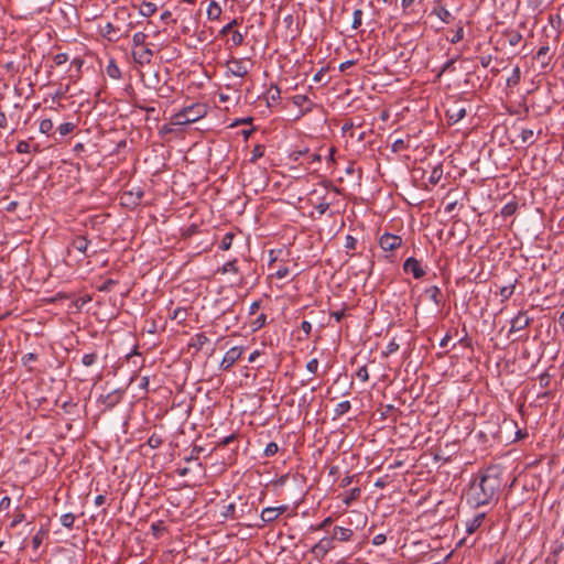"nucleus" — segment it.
<instances>
[{"instance_id":"61","label":"nucleus","mask_w":564,"mask_h":564,"mask_svg":"<svg viewBox=\"0 0 564 564\" xmlns=\"http://www.w3.org/2000/svg\"><path fill=\"white\" fill-rule=\"evenodd\" d=\"M44 532L40 530L33 538H32V545L36 550L43 542Z\"/></svg>"},{"instance_id":"19","label":"nucleus","mask_w":564,"mask_h":564,"mask_svg":"<svg viewBox=\"0 0 564 564\" xmlns=\"http://www.w3.org/2000/svg\"><path fill=\"white\" fill-rule=\"evenodd\" d=\"M486 514L484 512L476 514L471 520L466 523V531L468 534L477 531L484 522Z\"/></svg>"},{"instance_id":"58","label":"nucleus","mask_w":564,"mask_h":564,"mask_svg":"<svg viewBox=\"0 0 564 564\" xmlns=\"http://www.w3.org/2000/svg\"><path fill=\"white\" fill-rule=\"evenodd\" d=\"M521 140L525 143V142H529V143H533V130L531 129H522L521 131Z\"/></svg>"},{"instance_id":"18","label":"nucleus","mask_w":564,"mask_h":564,"mask_svg":"<svg viewBox=\"0 0 564 564\" xmlns=\"http://www.w3.org/2000/svg\"><path fill=\"white\" fill-rule=\"evenodd\" d=\"M88 246H89V240L86 237L77 236L72 240L69 248H73V249L79 251L80 253H83L85 257H88L86 253Z\"/></svg>"},{"instance_id":"22","label":"nucleus","mask_w":564,"mask_h":564,"mask_svg":"<svg viewBox=\"0 0 564 564\" xmlns=\"http://www.w3.org/2000/svg\"><path fill=\"white\" fill-rule=\"evenodd\" d=\"M550 47L547 45L541 46L534 58L539 61L542 65V67H546L550 64L551 57L549 56Z\"/></svg>"},{"instance_id":"11","label":"nucleus","mask_w":564,"mask_h":564,"mask_svg":"<svg viewBox=\"0 0 564 564\" xmlns=\"http://www.w3.org/2000/svg\"><path fill=\"white\" fill-rule=\"evenodd\" d=\"M133 61L139 65L149 64L153 57V51L148 46L138 47L132 50Z\"/></svg>"},{"instance_id":"13","label":"nucleus","mask_w":564,"mask_h":564,"mask_svg":"<svg viewBox=\"0 0 564 564\" xmlns=\"http://www.w3.org/2000/svg\"><path fill=\"white\" fill-rule=\"evenodd\" d=\"M532 323V318L527 316L525 312H519L516 317L511 319V327L509 333H514L527 328Z\"/></svg>"},{"instance_id":"4","label":"nucleus","mask_w":564,"mask_h":564,"mask_svg":"<svg viewBox=\"0 0 564 564\" xmlns=\"http://www.w3.org/2000/svg\"><path fill=\"white\" fill-rule=\"evenodd\" d=\"M227 72L236 77H245L249 74L250 68L252 67V62L250 58H237L231 57L226 63Z\"/></svg>"},{"instance_id":"24","label":"nucleus","mask_w":564,"mask_h":564,"mask_svg":"<svg viewBox=\"0 0 564 564\" xmlns=\"http://www.w3.org/2000/svg\"><path fill=\"white\" fill-rule=\"evenodd\" d=\"M425 294L427 297L433 301L436 305H440L442 303V291L438 286L432 285L427 289H425Z\"/></svg>"},{"instance_id":"16","label":"nucleus","mask_w":564,"mask_h":564,"mask_svg":"<svg viewBox=\"0 0 564 564\" xmlns=\"http://www.w3.org/2000/svg\"><path fill=\"white\" fill-rule=\"evenodd\" d=\"M464 39V24L462 21H458L455 29H451L446 33V40L452 43L456 44L460 42Z\"/></svg>"},{"instance_id":"8","label":"nucleus","mask_w":564,"mask_h":564,"mask_svg":"<svg viewBox=\"0 0 564 564\" xmlns=\"http://www.w3.org/2000/svg\"><path fill=\"white\" fill-rule=\"evenodd\" d=\"M402 243V238L400 236L386 232L379 238V246L384 251H393L398 249Z\"/></svg>"},{"instance_id":"50","label":"nucleus","mask_w":564,"mask_h":564,"mask_svg":"<svg viewBox=\"0 0 564 564\" xmlns=\"http://www.w3.org/2000/svg\"><path fill=\"white\" fill-rule=\"evenodd\" d=\"M239 24L238 20L237 19H232L229 23H227L220 31H219V34L221 36H225L227 35L229 32L232 31V29L235 26H237Z\"/></svg>"},{"instance_id":"42","label":"nucleus","mask_w":564,"mask_h":564,"mask_svg":"<svg viewBox=\"0 0 564 564\" xmlns=\"http://www.w3.org/2000/svg\"><path fill=\"white\" fill-rule=\"evenodd\" d=\"M75 522V516L73 513H65L61 517V523L67 529H72Z\"/></svg>"},{"instance_id":"14","label":"nucleus","mask_w":564,"mask_h":564,"mask_svg":"<svg viewBox=\"0 0 564 564\" xmlns=\"http://www.w3.org/2000/svg\"><path fill=\"white\" fill-rule=\"evenodd\" d=\"M142 197L143 192L138 187L135 191H126L121 196V200L126 206H138L141 203Z\"/></svg>"},{"instance_id":"9","label":"nucleus","mask_w":564,"mask_h":564,"mask_svg":"<svg viewBox=\"0 0 564 564\" xmlns=\"http://www.w3.org/2000/svg\"><path fill=\"white\" fill-rule=\"evenodd\" d=\"M403 271L412 273L414 279H422L425 275V270L422 268L421 262L414 257H410L404 261Z\"/></svg>"},{"instance_id":"62","label":"nucleus","mask_w":564,"mask_h":564,"mask_svg":"<svg viewBox=\"0 0 564 564\" xmlns=\"http://www.w3.org/2000/svg\"><path fill=\"white\" fill-rule=\"evenodd\" d=\"M264 153L263 147L256 145L252 150V156L251 162H256L258 159H260Z\"/></svg>"},{"instance_id":"23","label":"nucleus","mask_w":564,"mask_h":564,"mask_svg":"<svg viewBox=\"0 0 564 564\" xmlns=\"http://www.w3.org/2000/svg\"><path fill=\"white\" fill-rule=\"evenodd\" d=\"M433 12L444 22L451 23L454 21V15L444 7L437 6L434 8Z\"/></svg>"},{"instance_id":"41","label":"nucleus","mask_w":564,"mask_h":564,"mask_svg":"<svg viewBox=\"0 0 564 564\" xmlns=\"http://www.w3.org/2000/svg\"><path fill=\"white\" fill-rule=\"evenodd\" d=\"M350 410V402L349 401H341L338 403L335 408V414L337 416L344 415Z\"/></svg>"},{"instance_id":"56","label":"nucleus","mask_w":564,"mask_h":564,"mask_svg":"<svg viewBox=\"0 0 564 564\" xmlns=\"http://www.w3.org/2000/svg\"><path fill=\"white\" fill-rule=\"evenodd\" d=\"M332 523H333V518L327 517L319 524L312 527V529L315 531L326 530Z\"/></svg>"},{"instance_id":"45","label":"nucleus","mask_w":564,"mask_h":564,"mask_svg":"<svg viewBox=\"0 0 564 564\" xmlns=\"http://www.w3.org/2000/svg\"><path fill=\"white\" fill-rule=\"evenodd\" d=\"M107 74L109 77L115 79L119 78L121 75L119 67L113 62H110L107 66Z\"/></svg>"},{"instance_id":"43","label":"nucleus","mask_w":564,"mask_h":564,"mask_svg":"<svg viewBox=\"0 0 564 564\" xmlns=\"http://www.w3.org/2000/svg\"><path fill=\"white\" fill-rule=\"evenodd\" d=\"M97 358L98 356L96 352L85 354L82 358V364L85 367H90L97 361Z\"/></svg>"},{"instance_id":"33","label":"nucleus","mask_w":564,"mask_h":564,"mask_svg":"<svg viewBox=\"0 0 564 564\" xmlns=\"http://www.w3.org/2000/svg\"><path fill=\"white\" fill-rule=\"evenodd\" d=\"M517 209H518V203L509 202L502 207L501 215L503 217H510L517 212Z\"/></svg>"},{"instance_id":"57","label":"nucleus","mask_w":564,"mask_h":564,"mask_svg":"<svg viewBox=\"0 0 564 564\" xmlns=\"http://www.w3.org/2000/svg\"><path fill=\"white\" fill-rule=\"evenodd\" d=\"M69 59L66 53H58L54 56L53 61L56 66L65 64Z\"/></svg>"},{"instance_id":"46","label":"nucleus","mask_w":564,"mask_h":564,"mask_svg":"<svg viewBox=\"0 0 564 564\" xmlns=\"http://www.w3.org/2000/svg\"><path fill=\"white\" fill-rule=\"evenodd\" d=\"M231 46H240L243 43V35L239 31H232L230 37Z\"/></svg>"},{"instance_id":"54","label":"nucleus","mask_w":564,"mask_h":564,"mask_svg":"<svg viewBox=\"0 0 564 564\" xmlns=\"http://www.w3.org/2000/svg\"><path fill=\"white\" fill-rule=\"evenodd\" d=\"M538 380L540 388H547L551 382V376L547 372H543L539 376Z\"/></svg>"},{"instance_id":"59","label":"nucleus","mask_w":564,"mask_h":564,"mask_svg":"<svg viewBox=\"0 0 564 564\" xmlns=\"http://www.w3.org/2000/svg\"><path fill=\"white\" fill-rule=\"evenodd\" d=\"M357 377L358 379H360L362 382H366L368 381L369 379V372H368V369L366 366H361L358 370H357Z\"/></svg>"},{"instance_id":"60","label":"nucleus","mask_w":564,"mask_h":564,"mask_svg":"<svg viewBox=\"0 0 564 564\" xmlns=\"http://www.w3.org/2000/svg\"><path fill=\"white\" fill-rule=\"evenodd\" d=\"M392 151L393 152H400L404 149L408 148V145L405 144L404 140L402 139H397L393 143H392Z\"/></svg>"},{"instance_id":"1","label":"nucleus","mask_w":564,"mask_h":564,"mask_svg":"<svg viewBox=\"0 0 564 564\" xmlns=\"http://www.w3.org/2000/svg\"><path fill=\"white\" fill-rule=\"evenodd\" d=\"M503 469L500 465H490L479 473L469 486L467 502L474 508L498 501L502 486Z\"/></svg>"},{"instance_id":"20","label":"nucleus","mask_w":564,"mask_h":564,"mask_svg":"<svg viewBox=\"0 0 564 564\" xmlns=\"http://www.w3.org/2000/svg\"><path fill=\"white\" fill-rule=\"evenodd\" d=\"M208 341L209 339L204 333H198L192 337L188 347L194 348L196 351H199Z\"/></svg>"},{"instance_id":"31","label":"nucleus","mask_w":564,"mask_h":564,"mask_svg":"<svg viewBox=\"0 0 564 564\" xmlns=\"http://www.w3.org/2000/svg\"><path fill=\"white\" fill-rule=\"evenodd\" d=\"M360 491L361 490L358 487L350 489L348 495L343 499L344 505L349 507L352 503V501L359 498Z\"/></svg>"},{"instance_id":"39","label":"nucleus","mask_w":564,"mask_h":564,"mask_svg":"<svg viewBox=\"0 0 564 564\" xmlns=\"http://www.w3.org/2000/svg\"><path fill=\"white\" fill-rule=\"evenodd\" d=\"M186 316H187V312H186V310H185V308H183V307H176V308L173 311V313H172V315H171V318H172V319H177V321H178V323H182V322H185Z\"/></svg>"},{"instance_id":"48","label":"nucleus","mask_w":564,"mask_h":564,"mask_svg":"<svg viewBox=\"0 0 564 564\" xmlns=\"http://www.w3.org/2000/svg\"><path fill=\"white\" fill-rule=\"evenodd\" d=\"M278 451H279L278 444L274 442H270L269 444H267L263 455L265 457H271V456L275 455L278 453Z\"/></svg>"},{"instance_id":"15","label":"nucleus","mask_w":564,"mask_h":564,"mask_svg":"<svg viewBox=\"0 0 564 564\" xmlns=\"http://www.w3.org/2000/svg\"><path fill=\"white\" fill-rule=\"evenodd\" d=\"M286 506H280L276 508L268 507L261 511V520L265 523H271L278 519V517L286 511Z\"/></svg>"},{"instance_id":"64","label":"nucleus","mask_w":564,"mask_h":564,"mask_svg":"<svg viewBox=\"0 0 564 564\" xmlns=\"http://www.w3.org/2000/svg\"><path fill=\"white\" fill-rule=\"evenodd\" d=\"M117 282L112 279H108L107 281H105L100 286H99V291L101 292H108L111 290V288L116 284Z\"/></svg>"},{"instance_id":"2","label":"nucleus","mask_w":564,"mask_h":564,"mask_svg":"<svg viewBox=\"0 0 564 564\" xmlns=\"http://www.w3.org/2000/svg\"><path fill=\"white\" fill-rule=\"evenodd\" d=\"M207 113V107L205 104H193L188 107H184L175 116L176 124H189L204 118Z\"/></svg>"},{"instance_id":"63","label":"nucleus","mask_w":564,"mask_h":564,"mask_svg":"<svg viewBox=\"0 0 564 564\" xmlns=\"http://www.w3.org/2000/svg\"><path fill=\"white\" fill-rule=\"evenodd\" d=\"M238 437V435L236 433H232L226 437H224L219 443H218V447H225L227 445H229L231 442L236 441Z\"/></svg>"},{"instance_id":"47","label":"nucleus","mask_w":564,"mask_h":564,"mask_svg":"<svg viewBox=\"0 0 564 564\" xmlns=\"http://www.w3.org/2000/svg\"><path fill=\"white\" fill-rule=\"evenodd\" d=\"M69 89V85L65 86L64 88H58L55 94L52 96L53 101L59 102L62 99L66 97V94Z\"/></svg>"},{"instance_id":"53","label":"nucleus","mask_w":564,"mask_h":564,"mask_svg":"<svg viewBox=\"0 0 564 564\" xmlns=\"http://www.w3.org/2000/svg\"><path fill=\"white\" fill-rule=\"evenodd\" d=\"M15 150L20 154H22V153H30L31 147H30V143L28 141L22 140V141L18 142Z\"/></svg>"},{"instance_id":"10","label":"nucleus","mask_w":564,"mask_h":564,"mask_svg":"<svg viewBox=\"0 0 564 564\" xmlns=\"http://www.w3.org/2000/svg\"><path fill=\"white\" fill-rule=\"evenodd\" d=\"M372 8H373V3L371 1L366 2L364 0H360L358 2V8H356L352 12L351 29L358 30L362 25L365 9H372Z\"/></svg>"},{"instance_id":"25","label":"nucleus","mask_w":564,"mask_h":564,"mask_svg":"<svg viewBox=\"0 0 564 564\" xmlns=\"http://www.w3.org/2000/svg\"><path fill=\"white\" fill-rule=\"evenodd\" d=\"M221 12V7L216 1H212L207 8V18L209 20H218Z\"/></svg>"},{"instance_id":"36","label":"nucleus","mask_w":564,"mask_h":564,"mask_svg":"<svg viewBox=\"0 0 564 564\" xmlns=\"http://www.w3.org/2000/svg\"><path fill=\"white\" fill-rule=\"evenodd\" d=\"M516 284L512 283L510 285L502 286L499 291L500 296L502 297V301L509 300L512 294L514 293Z\"/></svg>"},{"instance_id":"5","label":"nucleus","mask_w":564,"mask_h":564,"mask_svg":"<svg viewBox=\"0 0 564 564\" xmlns=\"http://www.w3.org/2000/svg\"><path fill=\"white\" fill-rule=\"evenodd\" d=\"M334 547L335 546L333 539H330L329 536H325L312 546L311 553L314 555L315 558L322 561L327 555V553Z\"/></svg>"},{"instance_id":"12","label":"nucleus","mask_w":564,"mask_h":564,"mask_svg":"<svg viewBox=\"0 0 564 564\" xmlns=\"http://www.w3.org/2000/svg\"><path fill=\"white\" fill-rule=\"evenodd\" d=\"M466 116V108L456 102L446 110V118L449 124H455Z\"/></svg>"},{"instance_id":"27","label":"nucleus","mask_w":564,"mask_h":564,"mask_svg":"<svg viewBox=\"0 0 564 564\" xmlns=\"http://www.w3.org/2000/svg\"><path fill=\"white\" fill-rule=\"evenodd\" d=\"M54 123L51 119H42L40 121L39 130L41 133L46 134L47 137L53 135Z\"/></svg>"},{"instance_id":"26","label":"nucleus","mask_w":564,"mask_h":564,"mask_svg":"<svg viewBox=\"0 0 564 564\" xmlns=\"http://www.w3.org/2000/svg\"><path fill=\"white\" fill-rule=\"evenodd\" d=\"M268 106H271V101H278L281 98V90L276 85H271L267 91Z\"/></svg>"},{"instance_id":"30","label":"nucleus","mask_w":564,"mask_h":564,"mask_svg":"<svg viewBox=\"0 0 564 564\" xmlns=\"http://www.w3.org/2000/svg\"><path fill=\"white\" fill-rule=\"evenodd\" d=\"M521 79V70L519 66H516L512 70L511 76L507 79V86L514 87L519 85Z\"/></svg>"},{"instance_id":"21","label":"nucleus","mask_w":564,"mask_h":564,"mask_svg":"<svg viewBox=\"0 0 564 564\" xmlns=\"http://www.w3.org/2000/svg\"><path fill=\"white\" fill-rule=\"evenodd\" d=\"M503 37L509 43L510 46H517L522 41V34L518 30H506L503 32Z\"/></svg>"},{"instance_id":"37","label":"nucleus","mask_w":564,"mask_h":564,"mask_svg":"<svg viewBox=\"0 0 564 564\" xmlns=\"http://www.w3.org/2000/svg\"><path fill=\"white\" fill-rule=\"evenodd\" d=\"M116 29L111 22H107L105 25L100 26V33L104 37H107L109 41H112L111 33H115Z\"/></svg>"},{"instance_id":"35","label":"nucleus","mask_w":564,"mask_h":564,"mask_svg":"<svg viewBox=\"0 0 564 564\" xmlns=\"http://www.w3.org/2000/svg\"><path fill=\"white\" fill-rule=\"evenodd\" d=\"M223 274H226L228 272L237 273L238 267H237V260L234 259L231 261L226 262L219 270Z\"/></svg>"},{"instance_id":"3","label":"nucleus","mask_w":564,"mask_h":564,"mask_svg":"<svg viewBox=\"0 0 564 564\" xmlns=\"http://www.w3.org/2000/svg\"><path fill=\"white\" fill-rule=\"evenodd\" d=\"M327 193L328 186L322 185L321 188H315L310 194L308 200L317 209L319 215L325 214L330 206V202L326 199Z\"/></svg>"},{"instance_id":"28","label":"nucleus","mask_w":564,"mask_h":564,"mask_svg":"<svg viewBox=\"0 0 564 564\" xmlns=\"http://www.w3.org/2000/svg\"><path fill=\"white\" fill-rule=\"evenodd\" d=\"M156 12V6L152 2L143 1L140 4V14L143 17H152Z\"/></svg>"},{"instance_id":"52","label":"nucleus","mask_w":564,"mask_h":564,"mask_svg":"<svg viewBox=\"0 0 564 564\" xmlns=\"http://www.w3.org/2000/svg\"><path fill=\"white\" fill-rule=\"evenodd\" d=\"M399 349V344L395 341V339H391L390 343L387 345L386 350L382 352L383 356H389L393 352H395Z\"/></svg>"},{"instance_id":"55","label":"nucleus","mask_w":564,"mask_h":564,"mask_svg":"<svg viewBox=\"0 0 564 564\" xmlns=\"http://www.w3.org/2000/svg\"><path fill=\"white\" fill-rule=\"evenodd\" d=\"M236 505L229 503L225 507V510L221 512L224 518H235Z\"/></svg>"},{"instance_id":"51","label":"nucleus","mask_w":564,"mask_h":564,"mask_svg":"<svg viewBox=\"0 0 564 564\" xmlns=\"http://www.w3.org/2000/svg\"><path fill=\"white\" fill-rule=\"evenodd\" d=\"M119 399H120V394L119 393H117V392L109 393V394L106 395L105 403L108 406H113L116 403L119 402Z\"/></svg>"},{"instance_id":"29","label":"nucleus","mask_w":564,"mask_h":564,"mask_svg":"<svg viewBox=\"0 0 564 564\" xmlns=\"http://www.w3.org/2000/svg\"><path fill=\"white\" fill-rule=\"evenodd\" d=\"M76 127L77 126L74 122H64L57 127L56 131L61 137H65L70 134L76 129Z\"/></svg>"},{"instance_id":"44","label":"nucleus","mask_w":564,"mask_h":564,"mask_svg":"<svg viewBox=\"0 0 564 564\" xmlns=\"http://www.w3.org/2000/svg\"><path fill=\"white\" fill-rule=\"evenodd\" d=\"M163 443V440L160 435L153 433L149 438H148V445L151 447V448H158L162 445Z\"/></svg>"},{"instance_id":"32","label":"nucleus","mask_w":564,"mask_h":564,"mask_svg":"<svg viewBox=\"0 0 564 564\" xmlns=\"http://www.w3.org/2000/svg\"><path fill=\"white\" fill-rule=\"evenodd\" d=\"M160 75L159 72H154L153 75L149 76L148 80L145 82V86L150 89L159 90L160 89Z\"/></svg>"},{"instance_id":"7","label":"nucleus","mask_w":564,"mask_h":564,"mask_svg":"<svg viewBox=\"0 0 564 564\" xmlns=\"http://www.w3.org/2000/svg\"><path fill=\"white\" fill-rule=\"evenodd\" d=\"M291 101L301 109L297 118L310 113L314 107H316V105L306 95H294L291 98Z\"/></svg>"},{"instance_id":"38","label":"nucleus","mask_w":564,"mask_h":564,"mask_svg":"<svg viewBox=\"0 0 564 564\" xmlns=\"http://www.w3.org/2000/svg\"><path fill=\"white\" fill-rule=\"evenodd\" d=\"M234 237L235 235L232 232H227L223 237L219 248L224 251L229 250L232 245Z\"/></svg>"},{"instance_id":"17","label":"nucleus","mask_w":564,"mask_h":564,"mask_svg":"<svg viewBox=\"0 0 564 564\" xmlns=\"http://www.w3.org/2000/svg\"><path fill=\"white\" fill-rule=\"evenodd\" d=\"M352 535H354V532L351 529L343 528V527H335L333 530V535L329 538L333 539V542L335 540H338L340 542H347L351 539Z\"/></svg>"},{"instance_id":"34","label":"nucleus","mask_w":564,"mask_h":564,"mask_svg":"<svg viewBox=\"0 0 564 564\" xmlns=\"http://www.w3.org/2000/svg\"><path fill=\"white\" fill-rule=\"evenodd\" d=\"M145 40H147V34L145 33H143V32L134 33L133 37H132L133 47L138 48V47L147 46L145 45Z\"/></svg>"},{"instance_id":"49","label":"nucleus","mask_w":564,"mask_h":564,"mask_svg":"<svg viewBox=\"0 0 564 564\" xmlns=\"http://www.w3.org/2000/svg\"><path fill=\"white\" fill-rule=\"evenodd\" d=\"M358 241L355 237L347 235L345 237V248L347 249V252L349 250H355L357 248Z\"/></svg>"},{"instance_id":"6","label":"nucleus","mask_w":564,"mask_h":564,"mask_svg":"<svg viewBox=\"0 0 564 564\" xmlns=\"http://www.w3.org/2000/svg\"><path fill=\"white\" fill-rule=\"evenodd\" d=\"M242 354H243V347H240V346L231 347L225 354V356L219 365V368L223 371H228L236 364V361L240 359Z\"/></svg>"},{"instance_id":"40","label":"nucleus","mask_w":564,"mask_h":564,"mask_svg":"<svg viewBox=\"0 0 564 564\" xmlns=\"http://www.w3.org/2000/svg\"><path fill=\"white\" fill-rule=\"evenodd\" d=\"M267 323V315L261 313L252 323H251V326H252V330L256 332V330H259L260 328H262Z\"/></svg>"}]
</instances>
